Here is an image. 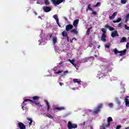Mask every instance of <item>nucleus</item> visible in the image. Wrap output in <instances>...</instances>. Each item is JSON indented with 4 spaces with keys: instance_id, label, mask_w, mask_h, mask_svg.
<instances>
[{
    "instance_id": "nucleus-1",
    "label": "nucleus",
    "mask_w": 129,
    "mask_h": 129,
    "mask_svg": "<svg viewBox=\"0 0 129 129\" xmlns=\"http://www.w3.org/2000/svg\"><path fill=\"white\" fill-rule=\"evenodd\" d=\"M32 99H26L24 100L22 103V108L23 110H25V106L27 105V104L25 103V102H27V101H30L32 103H34L36 106H38V107H42V105L40 103L39 101V99H40V97L38 96H34L32 97Z\"/></svg>"
},
{
    "instance_id": "nucleus-2",
    "label": "nucleus",
    "mask_w": 129,
    "mask_h": 129,
    "mask_svg": "<svg viewBox=\"0 0 129 129\" xmlns=\"http://www.w3.org/2000/svg\"><path fill=\"white\" fill-rule=\"evenodd\" d=\"M101 31L103 33L101 37V40L103 42H106V30H105L104 28H102Z\"/></svg>"
},
{
    "instance_id": "nucleus-3",
    "label": "nucleus",
    "mask_w": 129,
    "mask_h": 129,
    "mask_svg": "<svg viewBox=\"0 0 129 129\" xmlns=\"http://www.w3.org/2000/svg\"><path fill=\"white\" fill-rule=\"evenodd\" d=\"M114 53L115 55H117V53H119V56H123V55H125V53H126V49H124L122 51H118L116 48H115L114 50Z\"/></svg>"
},
{
    "instance_id": "nucleus-4",
    "label": "nucleus",
    "mask_w": 129,
    "mask_h": 129,
    "mask_svg": "<svg viewBox=\"0 0 129 129\" xmlns=\"http://www.w3.org/2000/svg\"><path fill=\"white\" fill-rule=\"evenodd\" d=\"M78 127V126L77 125V124L76 123H72L71 121H69L68 123V129H75L77 128Z\"/></svg>"
},
{
    "instance_id": "nucleus-5",
    "label": "nucleus",
    "mask_w": 129,
    "mask_h": 129,
    "mask_svg": "<svg viewBox=\"0 0 129 129\" xmlns=\"http://www.w3.org/2000/svg\"><path fill=\"white\" fill-rule=\"evenodd\" d=\"M102 106H103V104H100L95 109H94V111H93V113L97 114V113L100 111V109L102 108Z\"/></svg>"
},
{
    "instance_id": "nucleus-6",
    "label": "nucleus",
    "mask_w": 129,
    "mask_h": 129,
    "mask_svg": "<svg viewBox=\"0 0 129 129\" xmlns=\"http://www.w3.org/2000/svg\"><path fill=\"white\" fill-rule=\"evenodd\" d=\"M64 0H51V2L54 6H57V5H60L61 3H63Z\"/></svg>"
},
{
    "instance_id": "nucleus-7",
    "label": "nucleus",
    "mask_w": 129,
    "mask_h": 129,
    "mask_svg": "<svg viewBox=\"0 0 129 129\" xmlns=\"http://www.w3.org/2000/svg\"><path fill=\"white\" fill-rule=\"evenodd\" d=\"M112 118L111 117H109L107 118V124L105 125L106 127H109L110 126V122L112 121Z\"/></svg>"
},
{
    "instance_id": "nucleus-8",
    "label": "nucleus",
    "mask_w": 129,
    "mask_h": 129,
    "mask_svg": "<svg viewBox=\"0 0 129 129\" xmlns=\"http://www.w3.org/2000/svg\"><path fill=\"white\" fill-rule=\"evenodd\" d=\"M43 10L45 13H49V12H51V7L44 6L43 7Z\"/></svg>"
},
{
    "instance_id": "nucleus-9",
    "label": "nucleus",
    "mask_w": 129,
    "mask_h": 129,
    "mask_svg": "<svg viewBox=\"0 0 129 129\" xmlns=\"http://www.w3.org/2000/svg\"><path fill=\"white\" fill-rule=\"evenodd\" d=\"M73 29V25L71 24H69L68 25H66V30L67 32H68L69 31H70V30H72Z\"/></svg>"
},
{
    "instance_id": "nucleus-10",
    "label": "nucleus",
    "mask_w": 129,
    "mask_h": 129,
    "mask_svg": "<svg viewBox=\"0 0 129 129\" xmlns=\"http://www.w3.org/2000/svg\"><path fill=\"white\" fill-rule=\"evenodd\" d=\"M59 67H56L55 68H54L53 70L54 71V74H60V73H62V72H63V71H57V70L58 69Z\"/></svg>"
},
{
    "instance_id": "nucleus-11",
    "label": "nucleus",
    "mask_w": 129,
    "mask_h": 129,
    "mask_svg": "<svg viewBox=\"0 0 129 129\" xmlns=\"http://www.w3.org/2000/svg\"><path fill=\"white\" fill-rule=\"evenodd\" d=\"M53 18L55 20L56 22V24L58 25V26L61 27V25L59 23V19H58V16L57 15H55L53 16Z\"/></svg>"
},
{
    "instance_id": "nucleus-12",
    "label": "nucleus",
    "mask_w": 129,
    "mask_h": 129,
    "mask_svg": "<svg viewBox=\"0 0 129 129\" xmlns=\"http://www.w3.org/2000/svg\"><path fill=\"white\" fill-rule=\"evenodd\" d=\"M18 126L20 129H26V125L22 122H19L18 123Z\"/></svg>"
},
{
    "instance_id": "nucleus-13",
    "label": "nucleus",
    "mask_w": 129,
    "mask_h": 129,
    "mask_svg": "<svg viewBox=\"0 0 129 129\" xmlns=\"http://www.w3.org/2000/svg\"><path fill=\"white\" fill-rule=\"evenodd\" d=\"M79 23V19L75 20L74 21L73 24L74 27H75V28H77Z\"/></svg>"
},
{
    "instance_id": "nucleus-14",
    "label": "nucleus",
    "mask_w": 129,
    "mask_h": 129,
    "mask_svg": "<svg viewBox=\"0 0 129 129\" xmlns=\"http://www.w3.org/2000/svg\"><path fill=\"white\" fill-rule=\"evenodd\" d=\"M118 36V34L117 33V31L115 30L114 32H112L111 37L112 38H114L115 37H117Z\"/></svg>"
},
{
    "instance_id": "nucleus-15",
    "label": "nucleus",
    "mask_w": 129,
    "mask_h": 129,
    "mask_svg": "<svg viewBox=\"0 0 129 129\" xmlns=\"http://www.w3.org/2000/svg\"><path fill=\"white\" fill-rule=\"evenodd\" d=\"M74 81V83H77L78 84L80 85L81 84V81L80 80V79H74L73 80Z\"/></svg>"
},
{
    "instance_id": "nucleus-16",
    "label": "nucleus",
    "mask_w": 129,
    "mask_h": 129,
    "mask_svg": "<svg viewBox=\"0 0 129 129\" xmlns=\"http://www.w3.org/2000/svg\"><path fill=\"white\" fill-rule=\"evenodd\" d=\"M105 28H107V29H108V30H109V31H114V28L108 25H105Z\"/></svg>"
},
{
    "instance_id": "nucleus-17",
    "label": "nucleus",
    "mask_w": 129,
    "mask_h": 129,
    "mask_svg": "<svg viewBox=\"0 0 129 129\" xmlns=\"http://www.w3.org/2000/svg\"><path fill=\"white\" fill-rule=\"evenodd\" d=\"M65 108L64 107H59L54 108L53 110H64Z\"/></svg>"
},
{
    "instance_id": "nucleus-18",
    "label": "nucleus",
    "mask_w": 129,
    "mask_h": 129,
    "mask_svg": "<svg viewBox=\"0 0 129 129\" xmlns=\"http://www.w3.org/2000/svg\"><path fill=\"white\" fill-rule=\"evenodd\" d=\"M71 33H73L74 35H77L78 34V31H77V30H76V29L73 28L71 30Z\"/></svg>"
},
{
    "instance_id": "nucleus-19",
    "label": "nucleus",
    "mask_w": 129,
    "mask_h": 129,
    "mask_svg": "<svg viewBox=\"0 0 129 129\" xmlns=\"http://www.w3.org/2000/svg\"><path fill=\"white\" fill-rule=\"evenodd\" d=\"M44 102H45V104L47 106V111H49V110H50V104H49V102H48V101L46 100H44Z\"/></svg>"
},
{
    "instance_id": "nucleus-20",
    "label": "nucleus",
    "mask_w": 129,
    "mask_h": 129,
    "mask_svg": "<svg viewBox=\"0 0 129 129\" xmlns=\"http://www.w3.org/2000/svg\"><path fill=\"white\" fill-rule=\"evenodd\" d=\"M61 35L62 36H63L64 38H66V37H68V34L67 33V32L66 31H63L61 33Z\"/></svg>"
},
{
    "instance_id": "nucleus-21",
    "label": "nucleus",
    "mask_w": 129,
    "mask_h": 129,
    "mask_svg": "<svg viewBox=\"0 0 129 129\" xmlns=\"http://www.w3.org/2000/svg\"><path fill=\"white\" fill-rule=\"evenodd\" d=\"M120 22H121V18H118L116 20L113 21V23H114V24L116 23H119Z\"/></svg>"
},
{
    "instance_id": "nucleus-22",
    "label": "nucleus",
    "mask_w": 129,
    "mask_h": 129,
    "mask_svg": "<svg viewBox=\"0 0 129 129\" xmlns=\"http://www.w3.org/2000/svg\"><path fill=\"white\" fill-rule=\"evenodd\" d=\"M124 42H126V38L125 37H123L120 40V43H124Z\"/></svg>"
},
{
    "instance_id": "nucleus-23",
    "label": "nucleus",
    "mask_w": 129,
    "mask_h": 129,
    "mask_svg": "<svg viewBox=\"0 0 129 129\" xmlns=\"http://www.w3.org/2000/svg\"><path fill=\"white\" fill-rule=\"evenodd\" d=\"M27 120H28V121H30L29 126H31V125H32V123H33V119H32V118H29V117H27Z\"/></svg>"
},
{
    "instance_id": "nucleus-24",
    "label": "nucleus",
    "mask_w": 129,
    "mask_h": 129,
    "mask_svg": "<svg viewBox=\"0 0 129 129\" xmlns=\"http://www.w3.org/2000/svg\"><path fill=\"white\" fill-rule=\"evenodd\" d=\"M91 29H92V27H89L86 32V34L88 36L89 35V34H90V30H91Z\"/></svg>"
},
{
    "instance_id": "nucleus-25",
    "label": "nucleus",
    "mask_w": 129,
    "mask_h": 129,
    "mask_svg": "<svg viewBox=\"0 0 129 129\" xmlns=\"http://www.w3.org/2000/svg\"><path fill=\"white\" fill-rule=\"evenodd\" d=\"M125 105L126 106H129V100L128 99L125 98Z\"/></svg>"
},
{
    "instance_id": "nucleus-26",
    "label": "nucleus",
    "mask_w": 129,
    "mask_h": 129,
    "mask_svg": "<svg viewBox=\"0 0 129 129\" xmlns=\"http://www.w3.org/2000/svg\"><path fill=\"white\" fill-rule=\"evenodd\" d=\"M52 42H53V44H56V43H57V37H56L53 38Z\"/></svg>"
},
{
    "instance_id": "nucleus-27",
    "label": "nucleus",
    "mask_w": 129,
    "mask_h": 129,
    "mask_svg": "<svg viewBox=\"0 0 129 129\" xmlns=\"http://www.w3.org/2000/svg\"><path fill=\"white\" fill-rule=\"evenodd\" d=\"M69 61H70V62H71L73 65H74V66L76 67V64H75L74 63V62H75V60H74V59H73V60L69 59Z\"/></svg>"
},
{
    "instance_id": "nucleus-28",
    "label": "nucleus",
    "mask_w": 129,
    "mask_h": 129,
    "mask_svg": "<svg viewBox=\"0 0 129 129\" xmlns=\"http://www.w3.org/2000/svg\"><path fill=\"white\" fill-rule=\"evenodd\" d=\"M91 4H89L88 6V10H89L90 11H91L92 12H93V9L91 8Z\"/></svg>"
},
{
    "instance_id": "nucleus-29",
    "label": "nucleus",
    "mask_w": 129,
    "mask_h": 129,
    "mask_svg": "<svg viewBox=\"0 0 129 129\" xmlns=\"http://www.w3.org/2000/svg\"><path fill=\"white\" fill-rule=\"evenodd\" d=\"M47 117H48L49 118H51V119H53V116L52 115L50 114H46Z\"/></svg>"
},
{
    "instance_id": "nucleus-30",
    "label": "nucleus",
    "mask_w": 129,
    "mask_h": 129,
    "mask_svg": "<svg viewBox=\"0 0 129 129\" xmlns=\"http://www.w3.org/2000/svg\"><path fill=\"white\" fill-rule=\"evenodd\" d=\"M44 3L46 5V6H48V5H49V0H44Z\"/></svg>"
},
{
    "instance_id": "nucleus-31",
    "label": "nucleus",
    "mask_w": 129,
    "mask_h": 129,
    "mask_svg": "<svg viewBox=\"0 0 129 129\" xmlns=\"http://www.w3.org/2000/svg\"><path fill=\"white\" fill-rule=\"evenodd\" d=\"M100 5H101L100 2H98L94 6V8H96L98 7V6H100Z\"/></svg>"
},
{
    "instance_id": "nucleus-32",
    "label": "nucleus",
    "mask_w": 129,
    "mask_h": 129,
    "mask_svg": "<svg viewBox=\"0 0 129 129\" xmlns=\"http://www.w3.org/2000/svg\"><path fill=\"white\" fill-rule=\"evenodd\" d=\"M126 1L127 0H121V4L125 5V4H126Z\"/></svg>"
},
{
    "instance_id": "nucleus-33",
    "label": "nucleus",
    "mask_w": 129,
    "mask_h": 129,
    "mask_svg": "<svg viewBox=\"0 0 129 129\" xmlns=\"http://www.w3.org/2000/svg\"><path fill=\"white\" fill-rule=\"evenodd\" d=\"M105 48H107V49L109 48V47H110V44L108 43V44H106L105 45Z\"/></svg>"
},
{
    "instance_id": "nucleus-34",
    "label": "nucleus",
    "mask_w": 129,
    "mask_h": 129,
    "mask_svg": "<svg viewBox=\"0 0 129 129\" xmlns=\"http://www.w3.org/2000/svg\"><path fill=\"white\" fill-rule=\"evenodd\" d=\"M92 15H94V16H96V15H97V13L96 11H94L93 10L92 12Z\"/></svg>"
},
{
    "instance_id": "nucleus-35",
    "label": "nucleus",
    "mask_w": 129,
    "mask_h": 129,
    "mask_svg": "<svg viewBox=\"0 0 129 129\" xmlns=\"http://www.w3.org/2000/svg\"><path fill=\"white\" fill-rule=\"evenodd\" d=\"M118 28H122V23H120L118 25Z\"/></svg>"
},
{
    "instance_id": "nucleus-36",
    "label": "nucleus",
    "mask_w": 129,
    "mask_h": 129,
    "mask_svg": "<svg viewBox=\"0 0 129 129\" xmlns=\"http://www.w3.org/2000/svg\"><path fill=\"white\" fill-rule=\"evenodd\" d=\"M129 19V14H127L126 16V18H125V22H126Z\"/></svg>"
},
{
    "instance_id": "nucleus-37",
    "label": "nucleus",
    "mask_w": 129,
    "mask_h": 129,
    "mask_svg": "<svg viewBox=\"0 0 129 129\" xmlns=\"http://www.w3.org/2000/svg\"><path fill=\"white\" fill-rule=\"evenodd\" d=\"M124 28H125V29L126 30H128V31H129V27L127 26V25H124Z\"/></svg>"
},
{
    "instance_id": "nucleus-38",
    "label": "nucleus",
    "mask_w": 129,
    "mask_h": 129,
    "mask_svg": "<svg viewBox=\"0 0 129 129\" xmlns=\"http://www.w3.org/2000/svg\"><path fill=\"white\" fill-rule=\"evenodd\" d=\"M116 15H117V12H114L112 16L115 18V16H116Z\"/></svg>"
},
{
    "instance_id": "nucleus-39",
    "label": "nucleus",
    "mask_w": 129,
    "mask_h": 129,
    "mask_svg": "<svg viewBox=\"0 0 129 129\" xmlns=\"http://www.w3.org/2000/svg\"><path fill=\"white\" fill-rule=\"evenodd\" d=\"M109 20H113L114 19V17L112 15L111 16H110L109 17Z\"/></svg>"
},
{
    "instance_id": "nucleus-40",
    "label": "nucleus",
    "mask_w": 129,
    "mask_h": 129,
    "mask_svg": "<svg viewBox=\"0 0 129 129\" xmlns=\"http://www.w3.org/2000/svg\"><path fill=\"white\" fill-rule=\"evenodd\" d=\"M108 106H109V107H112V106H113V104H112V103H109V104H108Z\"/></svg>"
},
{
    "instance_id": "nucleus-41",
    "label": "nucleus",
    "mask_w": 129,
    "mask_h": 129,
    "mask_svg": "<svg viewBox=\"0 0 129 129\" xmlns=\"http://www.w3.org/2000/svg\"><path fill=\"white\" fill-rule=\"evenodd\" d=\"M120 127H121V126L120 125H118L116 126V129H120Z\"/></svg>"
},
{
    "instance_id": "nucleus-42",
    "label": "nucleus",
    "mask_w": 129,
    "mask_h": 129,
    "mask_svg": "<svg viewBox=\"0 0 129 129\" xmlns=\"http://www.w3.org/2000/svg\"><path fill=\"white\" fill-rule=\"evenodd\" d=\"M100 129H105V127L104 126H101Z\"/></svg>"
},
{
    "instance_id": "nucleus-43",
    "label": "nucleus",
    "mask_w": 129,
    "mask_h": 129,
    "mask_svg": "<svg viewBox=\"0 0 129 129\" xmlns=\"http://www.w3.org/2000/svg\"><path fill=\"white\" fill-rule=\"evenodd\" d=\"M66 38H67V41H68V42H69V36H67V37H66Z\"/></svg>"
},
{
    "instance_id": "nucleus-44",
    "label": "nucleus",
    "mask_w": 129,
    "mask_h": 129,
    "mask_svg": "<svg viewBox=\"0 0 129 129\" xmlns=\"http://www.w3.org/2000/svg\"><path fill=\"white\" fill-rule=\"evenodd\" d=\"M63 83H59V85L60 86H62V85H63Z\"/></svg>"
},
{
    "instance_id": "nucleus-45",
    "label": "nucleus",
    "mask_w": 129,
    "mask_h": 129,
    "mask_svg": "<svg viewBox=\"0 0 129 129\" xmlns=\"http://www.w3.org/2000/svg\"><path fill=\"white\" fill-rule=\"evenodd\" d=\"M63 73L66 74V73H68V71H66L63 72Z\"/></svg>"
},
{
    "instance_id": "nucleus-46",
    "label": "nucleus",
    "mask_w": 129,
    "mask_h": 129,
    "mask_svg": "<svg viewBox=\"0 0 129 129\" xmlns=\"http://www.w3.org/2000/svg\"><path fill=\"white\" fill-rule=\"evenodd\" d=\"M117 104H120V102L119 101H117Z\"/></svg>"
},
{
    "instance_id": "nucleus-47",
    "label": "nucleus",
    "mask_w": 129,
    "mask_h": 129,
    "mask_svg": "<svg viewBox=\"0 0 129 129\" xmlns=\"http://www.w3.org/2000/svg\"><path fill=\"white\" fill-rule=\"evenodd\" d=\"M71 43H73V39H70Z\"/></svg>"
},
{
    "instance_id": "nucleus-48",
    "label": "nucleus",
    "mask_w": 129,
    "mask_h": 129,
    "mask_svg": "<svg viewBox=\"0 0 129 129\" xmlns=\"http://www.w3.org/2000/svg\"><path fill=\"white\" fill-rule=\"evenodd\" d=\"M72 39H73V40H76V38L73 37V38H72Z\"/></svg>"
},
{
    "instance_id": "nucleus-49",
    "label": "nucleus",
    "mask_w": 129,
    "mask_h": 129,
    "mask_svg": "<svg viewBox=\"0 0 129 129\" xmlns=\"http://www.w3.org/2000/svg\"><path fill=\"white\" fill-rule=\"evenodd\" d=\"M49 38H52V35H50L49 36Z\"/></svg>"
},
{
    "instance_id": "nucleus-50",
    "label": "nucleus",
    "mask_w": 129,
    "mask_h": 129,
    "mask_svg": "<svg viewBox=\"0 0 129 129\" xmlns=\"http://www.w3.org/2000/svg\"><path fill=\"white\" fill-rule=\"evenodd\" d=\"M125 129H129V127L128 126L126 127L125 128Z\"/></svg>"
},
{
    "instance_id": "nucleus-51",
    "label": "nucleus",
    "mask_w": 129,
    "mask_h": 129,
    "mask_svg": "<svg viewBox=\"0 0 129 129\" xmlns=\"http://www.w3.org/2000/svg\"><path fill=\"white\" fill-rule=\"evenodd\" d=\"M99 48H100V45H98V49H99Z\"/></svg>"
},
{
    "instance_id": "nucleus-52",
    "label": "nucleus",
    "mask_w": 129,
    "mask_h": 129,
    "mask_svg": "<svg viewBox=\"0 0 129 129\" xmlns=\"http://www.w3.org/2000/svg\"><path fill=\"white\" fill-rule=\"evenodd\" d=\"M83 124L84 125H85V122H84Z\"/></svg>"
},
{
    "instance_id": "nucleus-53",
    "label": "nucleus",
    "mask_w": 129,
    "mask_h": 129,
    "mask_svg": "<svg viewBox=\"0 0 129 129\" xmlns=\"http://www.w3.org/2000/svg\"><path fill=\"white\" fill-rule=\"evenodd\" d=\"M88 10H89L88 9H86V11L88 12Z\"/></svg>"
},
{
    "instance_id": "nucleus-54",
    "label": "nucleus",
    "mask_w": 129,
    "mask_h": 129,
    "mask_svg": "<svg viewBox=\"0 0 129 129\" xmlns=\"http://www.w3.org/2000/svg\"><path fill=\"white\" fill-rule=\"evenodd\" d=\"M126 98H128L129 96H126Z\"/></svg>"
},
{
    "instance_id": "nucleus-55",
    "label": "nucleus",
    "mask_w": 129,
    "mask_h": 129,
    "mask_svg": "<svg viewBox=\"0 0 129 129\" xmlns=\"http://www.w3.org/2000/svg\"><path fill=\"white\" fill-rule=\"evenodd\" d=\"M95 57H97V55H95Z\"/></svg>"
},
{
    "instance_id": "nucleus-56",
    "label": "nucleus",
    "mask_w": 129,
    "mask_h": 129,
    "mask_svg": "<svg viewBox=\"0 0 129 129\" xmlns=\"http://www.w3.org/2000/svg\"><path fill=\"white\" fill-rule=\"evenodd\" d=\"M91 129H93V128H92V127H91Z\"/></svg>"
},
{
    "instance_id": "nucleus-57",
    "label": "nucleus",
    "mask_w": 129,
    "mask_h": 129,
    "mask_svg": "<svg viewBox=\"0 0 129 129\" xmlns=\"http://www.w3.org/2000/svg\"><path fill=\"white\" fill-rule=\"evenodd\" d=\"M59 64H61V63H59Z\"/></svg>"
}]
</instances>
